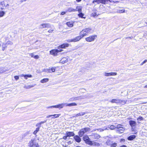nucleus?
<instances>
[{
    "instance_id": "nucleus-1",
    "label": "nucleus",
    "mask_w": 147,
    "mask_h": 147,
    "mask_svg": "<svg viewBox=\"0 0 147 147\" xmlns=\"http://www.w3.org/2000/svg\"><path fill=\"white\" fill-rule=\"evenodd\" d=\"M94 32V30L92 28H86L80 32V34L82 37L89 34L92 33Z\"/></svg>"
},
{
    "instance_id": "nucleus-2",
    "label": "nucleus",
    "mask_w": 147,
    "mask_h": 147,
    "mask_svg": "<svg viewBox=\"0 0 147 147\" xmlns=\"http://www.w3.org/2000/svg\"><path fill=\"white\" fill-rule=\"evenodd\" d=\"M29 147H40L39 145L36 142L35 139H32L30 140L28 144Z\"/></svg>"
},
{
    "instance_id": "nucleus-3",
    "label": "nucleus",
    "mask_w": 147,
    "mask_h": 147,
    "mask_svg": "<svg viewBox=\"0 0 147 147\" xmlns=\"http://www.w3.org/2000/svg\"><path fill=\"white\" fill-rule=\"evenodd\" d=\"M97 37V35H92L89 37L86 38L85 40L88 42H91L94 41Z\"/></svg>"
},
{
    "instance_id": "nucleus-4",
    "label": "nucleus",
    "mask_w": 147,
    "mask_h": 147,
    "mask_svg": "<svg viewBox=\"0 0 147 147\" xmlns=\"http://www.w3.org/2000/svg\"><path fill=\"white\" fill-rule=\"evenodd\" d=\"M90 128L87 127L82 129L79 131L78 134L80 137H82L86 132L90 130Z\"/></svg>"
},
{
    "instance_id": "nucleus-5",
    "label": "nucleus",
    "mask_w": 147,
    "mask_h": 147,
    "mask_svg": "<svg viewBox=\"0 0 147 147\" xmlns=\"http://www.w3.org/2000/svg\"><path fill=\"white\" fill-rule=\"evenodd\" d=\"M90 136L93 139L97 140L100 137V136L99 134L96 133H93Z\"/></svg>"
},
{
    "instance_id": "nucleus-6",
    "label": "nucleus",
    "mask_w": 147,
    "mask_h": 147,
    "mask_svg": "<svg viewBox=\"0 0 147 147\" xmlns=\"http://www.w3.org/2000/svg\"><path fill=\"white\" fill-rule=\"evenodd\" d=\"M65 106V103H62L61 104H60L57 105H55V106H50L49 107V108H62L64 107Z\"/></svg>"
},
{
    "instance_id": "nucleus-7",
    "label": "nucleus",
    "mask_w": 147,
    "mask_h": 147,
    "mask_svg": "<svg viewBox=\"0 0 147 147\" xmlns=\"http://www.w3.org/2000/svg\"><path fill=\"white\" fill-rule=\"evenodd\" d=\"M51 27V25L49 24H43L40 25L39 28L40 29H42L45 28H49Z\"/></svg>"
},
{
    "instance_id": "nucleus-8",
    "label": "nucleus",
    "mask_w": 147,
    "mask_h": 147,
    "mask_svg": "<svg viewBox=\"0 0 147 147\" xmlns=\"http://www.w3.org/2000/svg\"><path fill=\"white\" fill-rule=\"evenodd\" d=\"M85 142L86 143L89 145V143L91 141L90 140V139L87 136H85L83 138Z\"/></svg>"
},
{
    "instance_id": "nucleus-9",
    "label": "nucleus",
    "mask_w": 147,
    "mask_h": 147,
    "mask_svg": "<svg viewBox=\"0 0 147 147\" xmlns=\"http://www.w3.org/2000/svg\"><path fill=\"white\" fill-rule=\"evenodd\" d=\"M104 76H116L117 75V73L116 72H110L107 73L105 72L104 73Z\"/></svg>"
},
{
    "instance_id": "nucleus-10",
    "label": "nucleus",
    "mask_w": 147,
    "mask_h": 147,
    "mask_svg": "<svg viewBox=\"0 0 147 147\" xmlns=\"http://www.w3.org/2000/svg\"><path fill=\"white\" fill-rule=\"evenodd\" d=\"M59 51H57L56 49H53L51 50L50 51V54L53 56H56L57 55V54L58 53Z\"/></svg>"
},
{
    "instance_id": "nucleus-11",
    "label": "nucleus",
    "mask_w": 147,
    "mask_h": 147,
    "mask_svg": "<svg viewBox=\"0 0 147 147\" xmlns=\"http://www.w3.org/2000/svg\"><path fill=\"white\" fill-rule=\"evenodd\" d=\"M82 99V98H81V97L80 96H78V97H73L72 98H70L69 99V101H76L77 100L81 99Z\"/></svg>"
},
{
    "instance_id": "nucleus-12",
    "label": "nucleus",
    "mask_w": 147,
    "mask_h": 147,
    "mask_svg": "<svg viewBox=\"0 0 147 147\" xmlns=\"http://www.w3.org/2000/svg\"><path fill=\"white\" fill-rule=\"evenodd\" d=\"M90 142L89 143V145L90 146H100V144L98 143L92 141Z\"/></svg>"
},
{
    "instance_id": "nucleus-13",
    "label": "nucleus",
    "mask_w": 147,
    "mask_h": 147,
    "mask_svg": "<svg viewBox=\"0 0 147 147\" xmlns=\"http://www.w3.org/2000/svg\"><path fill=\"white\" fill-rule=\"evenodd\" d=\"M68 61V59L66 57H63L60 61V63L63 64L67 63Z\"/></svg>"
},
{
    "instance_id": "nucleus-14",
    "label": "nucleus",
    "mask_w": 147,
    "mask_h": 147,
    "mask_svg": "<svg viewBox=\"0 0 147 147\" xmlns=\"http://www.w3.org/2000/svg\"><path fill=\"white\" fill-rule=\"evenodd\" d=\"M0 6H2V7H1V9H4V7L9 6V4H7L6 5H5V1H3L1 2L0 4Z\"/></svg>"
},
{
    "instance_id": "nucleus-15",
    "label": "nucleus",
    "mask_w": 147,
    "mask_h": 147,
    "mask_svg": "<svg viewBox=\"0 0 147 147\" xmlns=\"http://www.w3.org/2000/svg\"><path fill=\"white\" fill-rule=\"evenodd\" d=\"M82 38L83 37L81 35L80 36H77V37L72 39L73 42H76L78 41Z\"/></svg>"
},
{
    "instance_id": "nucleus-16",
    "label": "nucleus",
    "mask_w": 147,
    "mask_h": 147,
    "mask_svg": "<svg viewBox=\"0 0 147 147\" xmlns=\"http://www.w3.org/2000/svg\"><path fill=\"white\" fill-rule=\"evenodd\" d=\"M69 44L68 43H64L62 45H60L59 46V47L63 49L65 48L66 47H67L69 46Z\"/></svg>"
},
{
    "instance_id": "nucleus-17",
    "label": "nucleus",
    "mask_w": 147,
    "mask_h": 147,
    "mask_svg": "<svg viewBox=\"0 0 147 147\" xmlns=\"http://www.w3.org/2000/svg\"><path fill=\"white\" fill-rule=\"evenodd\" d=\"M129 125L131 127H133L136 125V122L134 121L130 120L129 122Z\"/></svg>"
},
{
    "instance_id": "nucleus-18",
    "label": "nucleus",
    "mask_w": 147,
    "mask_h": 147,
    "mask_svg": "<svg viewBox=\"0 0 147 147\" xmlns=\"http://www.w3.org/2000/svg\"><path fill=\"white\" fill-rule=\"evenodd\" d=\"M66 135L67 136L70 137L73 136L74 135V133L72 132L67 131L66 133Z\"/></svg>"
},
{
    "instance_id": "nucleus-19",
    "label": "nucleus",
    "mask_w": 147,
    "mask_h": 147,
    "mask_svg": "<svg viewBox=\"0 0 147 147\" xmlns=\"http://www.w3.org/2000/svg\"><path fill=\"white\" fill-rule=\"evenodd\" d=\"M56 68V67H53L51 69H47L46 71L47 73L54 72L55 71Z\"/></svg>"
},
{
    "instance_id": "nucleus-20",
    "label": "nucleus",
    "mask_w": 147,
    "mask_h": 147,
    "mask_svg": "<svg viewBox=\"0 0 147 147\" xmlns=\"http://www.w3.org/2000/svg\"><path fill=\"white\" fill-rule=\"evenodd\" d=\"M77 104L75 103H65V106L71 107L76 106L77 105Z\"/></svg>"
},
{
    "instance_id": "nucleus-21",
    "label": "nucleus",
    "mask_w": 147,
    "mask_h": 147,
    "mask_svg": "<svg viewBox=\"0 0 147 147\" xmlns=\"http://www.w3.org/2000/svg\"><path fill=\"white\" fill-rule=\"evenodd\" d=\"M85 114V113L84 112H81L75 115L74 116V117H78L83 116Z\"/></svg>"
},
{
    "instance_id": "nucleus-22",
    "label": "nucleus",
    "mask_w": 147,
    "mask_h": 147,
    "mask_svg": "<svg viewBox=\"0 0 147 147\" xmlns=\"http://www.w3.org/2000/svg\"><path fill=\"white\" fill-rule=\"evenodd\" d=\"M119 99H112L110 101V102L112 103H119Z\"/></svg>"
},
{
    "instance_id": "nucleus-23",
    "label": "nucleus",
    "mask_w": 147,
    "mask_h": 147,
    "mask_svg": "<svg viewBox=\"0 0 147 147\" xmlns=\"http://www.w3.org/2000/svg\"><path fill=\"white\" fill-rule=\"evenodd\" d=\"M74 138L75 140L77 142H79L81 141V139L80 137L78 136H75Z\"/></svg>"
},
{
    "instance_id": "nucleus-24",
    "label": "nucleus",
    "mask_w": 147,
    "mask_h": 147,
    "mask_svg": "<svg viewBox=\"0 0 147 147\" xmlns=\"http://www.w3.org/2000/svg\"><path fill=\"white\" fill-rule=\"evenodd\" d=\"M67 11L68 12H76V10H75V9L72 7H69L67 9Z\"/></svg>"
},
{
    "instance_id": "nucleus-25",
    "label": "nucleus",
    "mask_w": 147,
    "mask_h": 147,
    "mask_svg": "<svg viewBox=\"0 0 147 147\" xmlns=\"http://www.w3.org/2000/svg\"><path fill=\"white\" fill-rule=\"evenodd\" d=\"M82 7L81 6H78L76 7L75 10H76V11H78L79 13H80L82 12Z\"/></svg>"
},
{
    "instance_id": "nucleus-26",
    "label": "nucleus",
    "mask_w": 147,
    "mask_h": 147,
    "mask_svg": "<svg viewBox=\"0 0 147 147\" xmlns=\"http://www.w3.org/2000/svg\"><path fill=\"white\" fill-rule=\"evenodd\" d=\"M49 81V79L48 78H44L40 81V82L42 83H44L47 82Z\"/></svg>"
},
{
    "instance_id": "nucleus-27",
    "label": "nucleus",
    "mask_w": 147,
    "mask_h": 147,
    "mask_svg": "<svg viewBox=\"0 0 147 147\" xmlns=\"http://www.w3.org/2000/svg\"><path fill=\"white\" fill-rule=\"evenodd\" d=\"M136 136L135 135H131L128 138V140H133L136 138Z\"/></svg>"
},
{
    "instance_id": "nucleus-28",
    "label": "nucleus",
    "mask_w": 147,
    "mask_h": 147,
    "mask_svg": "<svg viewBox=\"0 0 147 147\" xmlns=\"http://www.w3.org/2000/svg\"><path fill=\"white\" fill-rule=\"evenodd\" d=\"M66 24L69 27H72L73 26V22L72 21L67 22L66 23Z\"/></svg>"
},
{
    "instance_id": "nucleus-29",
    "label": "nucleus",
    "mask_w": 147,
    "mask_h": 147,
    "mask_svg": "<svg viewBox=\"0 0 147 147\" xmlns=\"http://www.w3.org/2000/svg\"><path fill=\"white\" fill-rule=\"evenodd\" d=\"M109 1L112 2L111 0H101V3L106 4Z\"/></svg>"
},
{
    "instance_id": "nucleus-30",
    "label": "nucleus",
    "mask_w": 147,
    "mask_h": 147,
    "mask_svg": "<svg viewBox=\"0 0 147 147\" xmlns=\"http://www.w3.org/2000/svg\"><path fill=\"white\" fill-rule=\"evenodd\" d=\"M127 100H121L119 99V103H121L123 105L125 104Z\"/></svg>"
},
{
    "instance_id": "nucleus-31",
    "label": "nucleus",
    "mask_w": 147,
    "mask_h": 147,
    "mask_svg": "<svg viewBox=\"0 0 147 147\" xmlns=\"http://www.w3.org/2000/svg\"><path fill=\"white\" fill-rule=\"evenodd\" d=\"M109 129H107V128L106 127H103V129H97V130L100 132H101L104 131L105 130H108Z\"/></svg>"
},
{
    "instance_id": "nucleus-32",
    "label": "nucleus",
    "mask_w": 147,
    "mask_h": 147,
    "mask_svg": "<svg viewBox=\"0 0 147 147\" xmlns=\"http://www.w3.org/2000/svg\"><path fill=\"white\" fill-rule=\"evenodd\" d=\"M125 129L123 128H121L117 130V132L120 133H121L123 132V131Z\"/></svg>"
},
{
    "instance_id": "nucleus-33",
    "label": "nucleus",
    "mask_w": 147,
    "mask_h": 147,
    "mask_svg": "<svg viewBox=\"0 0 147 147\" xmlns=\"http://www.w3.org/2000/svg\"><path fill=\"white\" fill-rule=\"evenodd\" d=\"M6 44L5 43H3L2 44V50L3 51H4L7 48V46H6Z\"/></svg>"
},
{
    "instance_id": "nucleus-34",
    "label": "nucleus",
    "mask_w": 147,
    "mask_h": 147,
    "mask_svg": "<svg viewBox=\"0 0 147 147\" xmlns=\"http://www.w3.org/2000/svg\"><path fill=\"white\" fill-rule=\"evenodd\" d=\"M61 114H54V115H53L52 116H54V117H52V118L54 119L55 118H57L59 117L60 116Z\"/></svg>"
},
{
    "instance_id": "nucleus-35",
    "label": "nucleus",
    "mask_w": 147,
    "mask_h": 147,
    "mask_svg": "<svg viewBox=\"0 0 147 147\" xmlns=\"http://www.w3.org/2000/svg\"><path fill=\"white\" fill-rule=\"evenodd\" d=\"M39 127L36 128V129L34 131L33 134L34 135H36L37 132L39 131Z\"/></svg>"
},
{
    "instance_id": "nucleus-36",
    "label": "nucleus",
    "mask_w": 147,
    "mask_h": 147,
    "mask_svg": "<svg viewBox=\"0 0 147 147\" xmlns=\"http://www.w3.org/2000/svg\"><path fill=\"white\" fill-rule=\"evenodd\" d=\"M101 0H94L92 2V3H94L95 2L97 3H101Z\"/></svg>"
},
{
    "instance_id": "nucleus-37",
    "label": "nucleus",
    "mask_w": 147,
    "mask_h": 147,
    "mask_svg": "<svg viewBox=\"0 0 147 147\" xmlns=\"http://www.w3.org/2000/svg\"><path fill=\"white\" fill-rule=\"evenodd\" d=\"M123 126V125L121 124H118V125L116 127V128H117L118 129H121V128H123L122 127Z\"/></svg>"
},
{
    "instance_id": "nucleus-38",
    "label": "nucleus",
    "mask_w": 147,
    "mask_h": 147,
    "mask_svg": "<svg viewBox=\"0 0 147 147\" xmlns=\"http://www.w3.org/2000/svg\"><path fill=\"white\" fill-rule=\"evenodd\" d=\"M109 128H110L111 129L113 130L115 129L116 128V127L114 125H111L110 127H109Z\"/></svg>"
},
{
    "instance_id": "nucleus-39",
    "label": "nucleus",
    "mask_w": 147,
    "mask_h": 147,
    "mask_svg": "<svg viewBox=\"0 0 147 147\" xmlns=\"http://www.w3.org/2000/svg\"><path fill=\"white\" fill-rule=\"evenodd\" d=\"M112 143V142L109 140H108L106 142V144L108 145H111Z\"/></svg>"
},
{
    "instance_id": "nucleus-40",
    "label": "nucleus",
    "mask_w": 147,
    "mask_h": 147,
    "mask_svg": "<svg viewBox=\"0 0 147 147\" xmlns=\"http://www.w3.org/2000/svg\"><path fill=\"white\" fill-rule=\"evenodd\" d=\"M5 44L6 45H12L13 44V42L10 41H8Z\"/></svg>"
},
{
    "instance_id": "nucleus-41",
    "label": "nucleus",
    "mask_w": 147,
    "mask_h": 147,
    "mask_svg": "<svg viewBox=\"0 0 147 147\" xmlns=\"http://www.w3.org/2000/svg\"><path fill=\"white\" fill-rule=\"evenodd\" d=\"M5 12L3 11H0V18L2 17L4 14Z\"/></svg>"
},
{
    "instance_id": "nucleus-42",
    "label": "nucleus",
    "mask_w": 147,
    "mask_h": 147,
    "mask_svg": "<svg viewBox=\"0 0 147 147\" xmlns=\"http://www.w3.org/2000/svg\"><path fill=\"white\" fill-rule=\"evenodd\" d=\"M117 146V144L116 143H112L111 146V147H115Z\"/></svg>"
},
{
    "instance_id": "nucleus-43",
    "label": "nucleus",
    "mask_w": 147,
    "mask_h": 147,
    "mask_svg": "<svg viewBox=\"0 0 147 147\" xmlns=\"http://www.w3.org/2000/svg\"><path fill=\"white\" fill-rule=\"evenodd\" d=\"M112 2H110L111 3H117L119 2V1L115 0H111Z\"/></svg>"
},
{
    "instance_id": "nucleus-44",
    "label": "nucleus",
    "mask_w": 147,
    "mask_h": 147,
    "mask_svg": "<svg viewBox=\"0 0 147 147\" xmlns=\"http://www.w3.org/2000/svg\"><path fill=\"white\" fill-rule=\"evenodd\" d=\"M79 13L78 14V15L80 18H83L84 16V14L81 12Z\"/></svg>"
},
{
    "instance_id": "nucleus-45",
    "label": "nucleus",
    "mask_w": 147,
    "mask_h": 147,
    "mask_svg": "<svg viewBox=\"0 0 147 147\" xmlns=\"http://www.w3.org/2000/svg\"><path fill=\"white\" fill-rule=\"evenodd\" d=\"M124 9H119L117 11V12L119 13H122L125 11Z\"/></svg>"
},
{
    "instance_id": "nucleus-46",
    "label": "nucleus",
    "mask_w": 147,
    "mask_h": 147,
    "mask_svg": "<svg viewBox=\"0 0 147 147\" xmlns=\"http://www.w3.org/2000/svg\"><path fill=\"white\" fill-rule=\"evenodd\" d=\"M144 118L142 117L141 116H140L138 117L137 119V120L138 121H142L143 120Z\"/></svg>"
},
{
    "instance_id": "nucleus-47",
    "label": "nucleus",
    "mask_w": 147,
    "mask_h": 147,
    "mask_svg": "<svg viewBox=\"0 0 147 147\" xmlns=\"http://www.w3.org/2000/svg\"><path fill=\"white\" fill-rule=\"evenodd\" d=\"M60 48L59 47V46L58 47V48L57 49H56L57 51H58V53L59 52H61V51H63V50L61 49H60Z\"/></svg>"
},
{
    "instance_id": "nucleus-48",
    "label": "nucleus",
    "mask_w": 147,
    "mask_h": 147,
    "mask_svg": "<svg viewBox=\"0 0 147 147\" xmlns=\"http://www.w3.org/2000/svg\"><path fill=\"white\" fill-rule=\"evenodd\" d=\"M6 71H7V70H6L5 69H2L0 71V73H3Z\"/></svg>"
},
{
    "instance_id": "nucleus-49",
    "label": "nucleus",
    "mask_w": 147,
    "mask_h": 147,
    "mask_svg": "<svg viewBox=\"0 0 147 147\" xmlns=\"http://www.w3.org/2000/svg\"><path fill=\"white\" fill-rule=\"evenodd\" d=\"M97 14L95 13H92V16L93 17H95V16H96Z\"/></svg>"
},
{
    "instance_id": "nucleus-50",
    "label": "nucleus",
    "mask_w": 147,
    "mask_h": 147,
    "mask_svg": "<svg viewBox=\"0 0 147 147\" xmlns=\"http://www.w3.org/2000/svg\"><path fill=\"white\" fill-rule=\"evenodd\" d=\"M41 124L40 123H37L36 125V127H39V128L41 127Z\"/></svg>"
},
{
    "instance_id": "nucleus-51",
    "label": "nucleus",
    "mask_w": 147,
    "mask_h": 147,
    "mask_svg": "<svg viewBox=\"0 0 147 147\" xmlns=\"http://www.w3.org/2000/svg\"><path fill=\"white\" fill-rule=\"evenodd\" d=\"M34 58L35 59H37L39 58V56L38 55H35L34 56Z\"/></svg>"
},
{
    "instance_id": "nucleus-52",
    "label": "nucleus",
    "mask_w": 147,
    "mask_h": 147,
    "mask_svg": "<svg viewBox=\"0 0 147 147\" xmlns=\"http://www.w3.org/2000/svg\"><path fill=\"white\" fill-rule=\"evenodd\" d=\"M26 75L27 78H32V75L30 74H27V75Z\"/></svg>"
},
{
    "instance_id": "nucleus-53",
    "label": "nucleus",
    "mask_w": 147,
    "mask_h": 147,
    "mask_svg": "<svg viewBox=\"0 0 147 147\" xmlns=\"http://www.w3.org/2000/svg\"><path fill=\"white\" fill-rule=\"evenodd\" d=\"M67 41L69 42H73V40L72 39H68L67 40Z\"/></svg>"
},
{
    "instance_id": "nucleus-54",
    "label": "nucleus",
    "mask_w": 147,
    "mask_h": 147,
    "mask_svg": "<svg viewBox=\"0 0 147 147\" xmlns=\"http://www.w3.org/2000/svg\"><path fill=\"white\" fill-rule=\"evenodd\" d=\"M14 78L16 80H18L19 79V77L18 76H14Z\"/></svg>"
},
{
    "instance_id": "nucleus-55",
    "label": "nucleus",
    "mask_w": 147,
    "mask_h": 147,
    "mask_svg": "<svg viewBox=\"0 0 147 147\" xmlns=\"http://www.w3.org/2000/svg\"><path fill=\"white\" fill-rule=\"evenodd\" d=\"M53 29H51L50 30H49L48 32L49 33H52L53 31Z\"/></svg>"
},
{
    "instance_id": "nucleus-56",
    "label": "nucleus",
    "mask_w": 147,
    "mask_h": 147,
    "mask_svg": "<svg viewBox=\"0 0 147 147\" xmlns=\"http://www.w3.org/2000/svg\"><path fill=\"white\" fill-rule=\"evenodd\" d=\"M29 55L32 57H34V55L33 53H30L29 54Z\"/></svg>"
},
{
    "instance_id": "nucleus-57",
    "label": "nucleus",
    "mask_w": 147,
    "mask_h": 147,
    "mask_svg": "<svg viewBox=\"0 0 147 147\" xmlns=\"http://www.w3.org/2000/svg\"><path fill=\"white\" fill-rule=\"evenodd\" d=\"M46 121H47L46 120H45V121H41L39 123L41 125L42 124L46 122Z\"/></svg>"
},
{
    "instance_id": "nucleus-58",
    "label": "nucleus",
    "mask_w": 147,
    "mask_h": 147,
    "mask_svg": "<svg viewBox=\"0 0 147 147\" xmlns=\"http://www.w3.org/2000/svg\"><path fill=\"white\" fill-rule=\"evenodd\" d=\"M147 61V60H145L144 61H143L141 63V65H143Z\"/></svg>"
},
{
    "instance_id": "nucleus-59",
    "label": "nucleus",
    "mask_w": 147,
    "mask_h": 147,
    "mask_svg": "<svg viewBox=\"0 0 147 147\" xmlns=\"http://www.w3.org/2000/svg\"><path fill=\"white\" fill-rule=\"evenodd\" d=\"M65 13H66V12H65L63 11V12H62L61 13V15H63L65 14Z\"/></svg>"
},
{
    "instance_id": "nucleus-60",
    "label": "nucleus",
    "mask_w": 147,
    "mask_h": 147,
    "mask_svg": "<svg viewBox=\"0 0 147 147\" xmlns=\"http://www.w3.org/2000/svg\"><path fill=\"white\" fill-rule=\"evenodd\" d=\"M68 136H67L66 135V136H64L63 138L65 140L67 139V137Z\"/></svg>"
},
{
    "instance_id": "nucleus-61",
    "label": "nucleus",
    "mask_w": 147,
    "mask_h": 147,
    "mask_svg": "<svg viewBox=\"0 0 147 147\" xmlns=\"http://www.w3.org/2000/svg\"><path fill=\"white\" fill-rule=\"evenodd\" d=\"M28 87H29V88H31L32 87H34L33 85H29L28 86Z\"/></svg>"
},
{
    "instance_id": "nucleus-62",
    "label": "nucleus",
    "mask_w": 147,
    "mask_h": 147,
    "mask_svg": "<svg viewBox=\"0 0 147 147\" xmlns=\"http://www.w3.org/2000/svg\"><path fill=\"white\" fill-rule=\"evenodd\" d=\"M53 116V115H48L47 116V118H49V117H51V116Z\"/></svg>"
},
{
    "instance_id": "nucleus-63",
    "label": "nucleus",
    "mask_w": 147,
    "mask_h": 147,
    "mask_svg": "<svg viewBox=\"0 0 147 147\" xmlns=\"http://www.w3.org/2000/svg\"><path fill=\"white\" fill-rule=\"evenodd\" d=\"M24 77L26 79H28V78L27 77L26 75H25Z\"/></svg>"
},
{
    "instance_id": "nucleus-64",
    "label": "nucleus",
    "mask_w": 147,
    "mask_h": 147,
    "mask_svg": "<svg viewBox=\"0 0 147 147\" xmlns=\"http://www.w3.org/2000/svg\"><path fill=\"white\" fill-rule=\"evenodd\" d=\"M120 147H127L125 145H123L122 146H120Z\"/></svg>"
}]
</instances>
